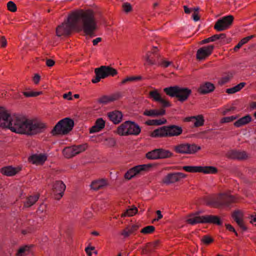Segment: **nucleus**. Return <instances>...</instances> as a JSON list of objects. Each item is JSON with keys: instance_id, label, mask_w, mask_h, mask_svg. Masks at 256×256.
Returning <instances> with one entry per match:
<instances>
[{"instance_id": "1", "label": "nucleus", "mask_w": 256, "mask_h": 256, "mask_svg": "<svg viewBox=\"0 0 256 256\" xmlns=\"http://www.w3.org/2000/svg\"><path fill=\"white\" fill-rule=\"evenodd\" d=\"M80 22L85 35L91 38L94 36L97 24L94 12L90 10L81 9L72 12L66 20L56 28V36H67L73 30H79L81 28Z\"/></svg>"}, {"instance_id": "2", "label": "nucleus", "mask_w": 256, "mask_h": 256, "mask_svg": "<svg viewBox=\"0 0 256 256\" xmlns=\"http://www.w3.org/2000/svg\"><path fill=\"white\" fill-rule=\"evenodd\" d=\"M0 127L8 128L17 134L34 136L43 132L46 124L36 119H28L26 117L10 113L4 107H0Z\"/></svg>"}, {"instance_id": "3", "label": "nucleus", "mask_w": 256, "mask_h": 256, "mask_svg": "<svg viewBox=\"0 0 256 256\" xmlns=\"http://www.w3.org/2000/svg\"><path fill=\"white\" fill-rule=\"evenodd\" d=\"M181 126L175 124L164 126L154 130L150 134L152 138H171L178 136L182 133Z\"/></svg>"}, {"instance_id": "4", "label": "nucleus", "mask_w": 256, "mask_h": 256, "mask_svg": "<svg viewBox=\"0 0 256 256\" xmlns=\"http://www.w3.org/2000/svg\"><path fill=\"white\" fill-rule=\"evenodd\" d=\"M164 92L170 97L178 98V100L181 102L186 100L192 94L190 89L178 86L166 88H164Z\"/></svg>"}, {"instance_id": "5", "label": "nucleus", "mask_w": 256, "mask_h": 256, "mask_svg": "<svg viewBox=\"0 0 256 256\" xmlns=\"http://www.w3.org/2000/svg\"><path fill=\"white\" fill-rule=\"evenodd\" d=\"M141 132V128L135 122L126 120L119 126L116 130V133L120 136L130 135L138 136Z\"/></svg>"}, {"instance_id": "6", "label": "nucleus", "mask_w": 256, "mask_h": 256, "mask_svg": "<svg viewBox=\"0 0 256 256\" xmlns=\"http://www.w3.org/2000/svg\"><path fill=\"white\" fill-rule=\"evenodd\" d=\"M198 213H196L190 214L186 222L188 224H194L197 223L222 224L220 218L217 216L205 215L198 216Z\"/></svg>"}, {"instance_id": "7", "label": "nucleus", "mask_w": 256, "mask_h": 256, "mask_svg": "<svg viewBox=\"0 0 256 256\" xmlns=\"http://www.w3.org/2000/svg\"><path fill=\"white\" fill-rule=\"evenodd\" d=\"M74 126V121L69 118H64L60 120L54 126L51 133L52 135L63 134H68Z\"/></svg>"}, {"instance_id": "8", "label": "nucleus", "mask_w": 256, "mask_h": 256, "mask_svg": "<svg viewBox=\"0 0 256 256\" xmlns=\"http://www.w3.org/2000/svg\"><path fill=\"white\" fill-rule=\"evenodd\" d=\"M236 202V198L234 196L222 193L210 198L208 203L212 207L219 208L224 206H228Z\"/></svg>"}, {"instance_id": "9", "label": "nucleus", "mask_w": 256, "mask_h": 256, "mask_svg": "<svg viewBox=\"0 0 256 256\" xmlns=\"http://www.w3.org/2000/svg\"><path fill=\"white\" fill-rule=\"evenodd\" d=\"M173 154L169 150L164 148H156L148 152L146 157L150 160L164 159L172 157Z\"/></svg>"}, {"instance_id": "10", "label": "nucleus", "mask_w": 256, "mask_h": 256, "mask_svg": "<svg viewBox=\"0 0 256 256\" xmlns=\"http://www.w3.org/2000/svg\"><path fill=\"white\" fill-rule=\"evenodd\" d=\"M234 18L228 15L218 20L214 26V28L217 31L221 32L228 28L232 24Z\"/></svg>"}, {"instance_id": "11", "label": "nucleus", "mask_w": 256, "mask_h": 256, "mask_svg": "<svg viewBox=\"0 0 256 256\" xmlns=\"http://www.w3.org/2000/svg\"><path fill=\"white\" fill-rule=\"evenodd\" d=\"M186 177V174L182 172H177L169 173L166 175L162 179V183L168 185L171 184H174L178 182L182 178H184Z\"/></svg>"}, {"instance_id": "12", "label": "nucleus", "mask_w": 256, "mask_h": 256, "mask_svg": "<svg viewBox=\"0 0 256 256\" xmlns=\"http://www.w3.org/2000/svg\"><path fill=\"white\" fill-rule=\"evenodd\" d=\"M228 158L238 160H245L250 158V154L244 150H232L228 152Z\"/></svg>"}, {"instance_id": "13", "label": "nucleus", "mask_w": 256, "mask_h": 256, "mask_svg": "<svg viewBox=\"0 0 256 256\" xmlns=\"http://www.w3.org/2000/svg\"><path fill=\"white\" fill-rule=\"evenodd\" d=\"M151 164H142L135 166L128 170L124 174V178L130 180L135 176L140 173L142 171L145 170L147 168H150Z\"/></svg>"}, {"instance_id": "14", "label": "nucleus", "mask_w": 256, "mask_h": 256, "mask_svg": "<svg viewBox=\"0 0 256 256\" xmlns=\"http://www.w3.org/2000/svg\"><path fill=\"white\" fill-rule=\"evenodd\" d=\"M66 186L61 180L56 181L52 186V190L56 200H60L64 195Z\"/></svg>"}, {"instance_id": "15", "label": "nucleus", "mask_w": 256, "mask_h": 256, "mask_svg": "<svg viewBox=\"0 0 256 256\" xmlns=\"http://www.w3.org/2000/svg\"><path fill=\"white\" fill-rule=\"evenodd\" d=\"M149 96L152 100L160 102L163 108H168L171 106L170 102L163 98L157 90L150 91Z\"/></svg>"}, {"instance_id": "16", "label": "nucleus", "mask_w": 256, "mask_h": 256, "mask_svg": "<svg viewBox=\"0 0 256 256\" xmlns=\"http://www.w3.org/2000/svg\"><path fill=\"white\" fill-rule=\"evenodd\" d=\"M214 48L213 45H209L200 48L196 52V59L201 60L206 59L212 52Z\"/></svg>"}, {"instance_id": "17", "label": "nucleus", "mask_w": 256, "mask_h": 256, "mask_svg": "<svg viewBox=\"0 0 256 256\" xmlns=\"http://www.w3.org/2000/svg\"><path fill=\"white\" fill-rule=\"evenodd\" d=\"M120 97L121 94L119 92L110 95H104L98 99V102L102 104H106L108 103L118 100Z\"/></svg>"}, {"instance_id": "18", "label": "nucleus", "mask_w": 256, "mask_h": 256, "mask_svg": "<svg viewBox=\"0 0 256 256\" xmlns=\"http://www.w3.org/2000/svg\"><path fill=\"white\" fill-rule=\"evenodd\" d=\"M94 72L96 76L92 80V82L94 84L97 83L99 82L101 79L106 78L105 66H104L95 68Z\"/></svg>"}, {"instance_id": "19", "label": "nucleus", "mask_w": 256, "mask_h": 256, "mask_svg": "<svg viewBox=\"0 0 256 256\" xmlns=\"http://www.w3.org/2000/svg\"><path fill=\"white\" fill-rule=\"evenodd\" d=\"M214 89V85L210 82H207L200 85L198 92L200 94H205L212 92Z\"/></svg>"}, {"instance_id": "20", "label": "nucleus", "mask_w": 256, "mask_h": 256, "mask_svg": "<svg viewBox=\"0 0 256 256\" xmlns=\"http://www.w3.org/2000/svg\"><path fill=\"white\" fill-rule=\"evenodd\" d=\"M165 108L161 107L159 110L150 109L146 110L144 111L143 114L150 117H158L164 116L166 114Z\"/></svg>"}, {"instance_id": "21", "label": "nucleus", "mask_w": 256, "mask_h": 256, "mask_svg": "<svg viewBox=\"0 0 256 256\" xmlns=\"http://www.w3.org/2000/svg\"><path fill=\"white\" fill-rule=\"evenodd\" d=\"M108 116L110 120L115 124L120 123L122 120L123 116L122 112L118 110L109 112Z\"/></svg>"}, {"instance_id": "22", "label": "nucleus", "mask_w": 256, "mask_h": 256, "mask_svg": "<svg viewBox=\"0 0 256 256\" xmlns=\"http://www.w3.org/2000/svg\"><path fill=\"white\" fill-rule=\"evenodd\" d=\"M108 185V180L104 178L92 181L90 184L91 188L94 190L102 189Z\"/></svg>"}, {"instance_id": "23", "label": "nucleus", "mask_w": 256, "mask_h": 256, "mask_svg": "<svg viewBox=\"0 0 256 256\" xmlns=\"http://www.w3.org/2000/svg\"><path fill=\"white\" fill-rule=\"evenodd\" d=\"M252 121L251 116L248 114L237 120L234 123V126L236 128H240L246 125Z\"/></svg>"}, {"instance_id": "24", "label": "nucleus", "mask_w": 256, "mask_h": 256, "mask_svg": "<svg viewBox=\"0 0 256 256\" xmlns=\"http://www.w3.org/2000/svg\"><path fill=\"white\" fill-rule=\"evenodd\" d=\"M185 120L187 122H194V125L195 127H199L203 126L204 122V116L201 114L197 116L188 117L186 118Z\"/></svg>"}, {"instance_id": "25", "label": "nucleus", "mask_w": 256, "mask_h": 256, "mask_svg": "<svg viewBox=\"0 0 256 256\" xmlns=\"http://www.w3.org/2000/svg\"><path fill=\"white\" fill-rule=\"evenodd\" d=\"M138 208L134 205L128 206L126 209L121 214V218L130 217L138 213Z\"/></svg>"}, {"instance_id": "26", "label": "nucleus", "mask_w": 256, "mask_h": 256, "mask_svg": "<svg viewBox=\"0 0 256 256\" xmlns=\"http://www.w3.org/2000/svg\"><path fill=\"white\" fill-rule=\"evenodd\" d=\"M18 172L16 168L12 166H4L0 169V172L2 174L8 176H14Z\"/></svg>"}, {"instance_id": "27", "label": "nucleus", "mask_w": 256, "mask_h": 256, "mask_svg": "<svg viewBox=\"0 0 256 256\" xmlns=\"http://www.w3.org/2000/svg\"><path fill=\"white\" fill-rule=\"evenodd\" d=\"M244 212L240 210H235L232 213V218L237 224H242L243 222Z\"/></svg>"}, {"instance_id": "28", "label": "nucleus", "mask_w": 256, "mask_h": 256, "mask_svg": "<svg viewBox=\"0 0 256 256\" xmlns=\"http://www.w3.org/2000/svg\"><path fill=\"white\" fill-rule=\"evenodd\" d=\"M39 194H36L34 196H28L26 201L24 202V206L26 208H30L33 206L39 199Z\"/></svg>"}, {"instance_id": "29", "label": "nucleus", "mask_w": 256, "mask_h": 256, "mask_svg": "<svg viewBox=\"0 0 256 256\" xmlns=\"http://www.w3.org/2000/svg\"><path fill=\"white\" fill-rule=\"evenodd\" d=\"M157 50H158L157 47L154 46L153 50L152 52H148L146 53V54L144 58H145V60H146L148 64L153 65V64H156V60L154 58L151 57V54H154V53H156V52Z\"/></svg>"}, {"instance_id": "30", "label": "nucleus", "mask_w": 256, "mask_h": 256, "mask_svg": "<svg viewBox=\"0 0 256 256\" xmlns=\"http://www.w3.org/2000/svg\"><path fill=\"white\" fill-rule=\"evenodd\" d=\"M62 154L66 158H70L76 156L73 146L65 148L62 150Z\"/></svg>"}, {"instance_id": "31", "label": "nucleus", "mask_w": 256, "mask_h": 256, "mask_svg": "<svg viewBox=\"0 0 256 256\" xmlns=\"http://www.w3.org/2000/svg\"><path fill=\"white\" fill-rule=\"evenodd\" d=\"M46 160V157L43 154H34L29 158V160L32 164L44 162Z\"/></svg>"}, {"instance_id": "32", "label": "nucleus", "mask_w": 256, "mask_h": 256, "mask_svg": "<svg viewBox=\"0 0 256 256\" xmlns=\"http://www.w3.org/2000/svg\"><path fill=\"white\" fill-rule=\"evenodd\" d=\"M138 225H128L122 232L124 237H128L132 234L138 228Z\"/></svg>"}, {"instance_id": "33", "label": "nucleus", "mask_w": 256, "mask_h": 256, "mask_svg": "<svg viewBox=\"0 0 256 256\" xmlns=\"http://www.w3.org/2000/svg\"><path fill=\"white\" fill-rule=\"evenodd\" d=\"M187 154H194L201 149V147L195 144L186 143Z\"/></svg>"}, {"instance_id": "34", "label": "nucleus", "mask_w": 256, "mask_h": 256, "mask_svg": "<svg viewBox=\"0 0 256 256\" xmlns=\"http://www.w3.org/2000/svg\"><path fill=\"white\" fill-rule=\"evenodd\" d=\"M200 168L201 170L200 172H202L204 174H216L218 172V168L213 166H200Z\"/></svg>"}, {"instance_id": "35", "label": "nucleus", "mask_w": 256, "mask_h": 256, "mask_svg": "<svg viewBox=\"0 0 256 256\" xmlns=\"http://www.w3.org/2000/svg\"><path fill=\"white\" fill-rule=\"evenodd\" d=\"M246 82H240L234 87L226 89V92L228 94H234L241 90L246 86Z\"/></svg>"}, {"instance_id": "36", "label": "nucleus", "mask_w": 256, "mask_h": 256, "mask_svg": "<svg viewBox=\"0 0 256 256\" xmlns=\"http://www.w3.org/2000/svg\"><path fill=\"white\" fill-rule=\"evenodd\" d=\"M174 150L178 154H187L186 143L180 144L174 146Z\"/></svg>"}, {"instance_id": "37", "label": "nucleus", "mask_w": 256, "mask_h": 256, "mask_svg": "<svg viewBox=\"0 0 256 256\" xmlns=\"http://www.w3.org/2000/svg\"><path fill=\"white\" fill-rule=\"evenodd\" d=\"M30 252V247L28 246H24L20 247L18 250L16 256H26Z\"/></svg>"}, {"instance_id": "38", "label": "nucleus", "mask_w": 256, "mask_h": 256, "mask_svg": "<svg viewBox=\"0 0 256 256\" xmlns=\"http://www.w3.org/2000/svg\"><path fill=\"white\" fill-rule=\"evenodd\" d=\"M182 168L186 172L192 173L200 172L201 170L200 168V166H184Z\"/></svg>"}, {"instance_id": "39", "label": "nucleus", "mask_w": 256, "mask_h": 256, "mask_svg": "<svg viewBox=\"0 0 256 256\" xmlns=\"http://www.w3.org/2000/svg\"><path fill=\"white\" fill-rule=\"evenodd\" d=\"M76 155L84 152L88 148L86 144L80 145L73 146Z\"/></svg>"}, {"instance_id": "40", "label": "nucleus", "mask_w": 256, "mask_h": 256, "mask_svg": "<svg viewBox=\"0 0 256 256\" xmlns=\"http://www.w3.org/2000/svg\"><path fill=\"white\" fill-rule=\"evenodd\" d=\"M106 77L109 76H114L117 74L118 72L116 69L110 66H105Z\"/></svg>"}, {"instance_id": "41", "label": "nucleus", "mask_w": 256, "mask_h": 256, "mask_svg": "<svg viewBox=\"0 0 256 256\" xmlns=\"http://www.w3.org/2000/svg\"><path fill=\"white\" fill-rule=\"evenodd\" d=\"M238 117H239L238 115L224 117L220 119V122L221 124L230 122L234 121L235 120L238 119Z\"/></svg>"}, {"instance_id": "42", "label": "nucleus", "mask_w": 256, "mask_h": 256, "mask_svg": "<svg viewBox=\"0 0 256 256\" xmlns=\"http://www.w3.org/2000/svg\"><path fill=\"white\" fill-rule=\"evenodd\" d=\"M23 94L26 98L28 97H36L42 94V92H22Z\"/></svg>"}, {"instance_id": "43", "label": "nucleus", "mask_w": 256, "mask_h": 256, "mask_svg": "<svg viewBox=\"0 0 256 256\" xmlns=\"http://www.w3.org/2000/svg\"><path fill=\"white\" fill-rule=\"evenodd\" d=\"M8 10L11 12H16L17 10L16 4L12 1H10L7 4Z\"/></svg>"}, {"instance_id": "44", "label": "nucleus", "mask_w": 256, "mask_h": 256, "mask_svg": "<svg viewBox=\"0 0 256 256\" xmlns=\"http://www.w3.org/2000/svg\"><path fill=\"white\" fill-rule=\"evenodd\" d=\"M154 227L152 226H148L141 230V232L143 234H150L154 230Z\"/></svg>"}, {"instance_id": "45", "label": "nucleus", "mask_w": 256, "mask_h": 256, "mask_svg": "<svg viewBox=\"0 0 256 256\" xmlns=\"http://www.w3.org/2000/svg\"><path fill=\"white\" fill-rule=\"evenodd\" d=\"M122 8L124 11L126 13L130 12L132 10V5L128 2L124 3L122 5Z\"/></svg>"}, {"instance_id": "46", "label": "nucleus", "mask_w": 256, "mask_h": 256, "mask_svg": "<svg viewBox=\"0 0 256 256\" xmlns=\"http://www.w3.org/2000/svg\"><path fill=\"white\" fill-rule=\"evenodd\" d=\"M94 124L96 125L99 128L100 130H102L104 128L105 122L102 118H99L96 120Z\"/></svg>"}, {"instance_id": "47", "label": "nucleus", "mask_w": 256, "mask_h": 256, "mask_svg": "<svg viewBox=\"0 0 256 256\" xmlns=\"http://www.w3.org/2000/svg\"><path fill=\"white\" fill-rule=\"evenodd\" d=\"M202 242L205 244H208L213 242V239L208 235L202 237L201 240Z\"/></svg>"}, {"instance_id": "48", "label": "nucleus", "mask_w": 256, "mask_h": 256, "mask_svg": "<svg viewBox=\"0 0 256 256\" xmlns=\"http://www.w3.org/2000/svg\"><path fill=\"white\" fill-rule=\"evenodd\" d=\"M216 40V35L214 34L210 38H205L200 42V44H205Z\"/></svg>"}, {"instance_id": "49", "label": "nucleus", "mask_w": 256, "mask_h": 256, "mask_svg": "<svg viewBox=\"0 0 256 256\" xmlns=\"http://www.w3.org/2000/svg\"><path fill=\"white\" fill-rule=\"evenodd\" d=\"M106 140L107 142L106 145L109 147H113L116 144V141L114 138H106Z\"/></svg>"}, {"instance_id": "50", "label": "nucleus", "mask_w": 256, "mask_h": 256, "mask_svg": "<svg viewBox=\"0 0 256 256\" xmlns=\"http://www.w3.org/2000/svg\"><path fill=\"white\" fill-rule=\"evenodd\" d=\"M230 80V78L228 76H226L224 77H222L221 79L218 82V84L220 86H222L228 82Z\"/></svg>"}, {"instance_id": "51", "label": "nucleus", "mask_w": 256, "mask_h": 256, "mask_svg": "<svg viewBox=\"0 0 256 256\" xmlns=\"http://www.w3.org/2000/svg\"><path fill=\"white\" fill-rule=\"evenodd\" d=\"M216 40H220V42H222V44H225L226 42V34H216Z\"/></svg>"}, {"instance_id": "52", "label": "nucleus", "mask_w": 256, "mask_h": 256, "mask_svg": "<svg viewBox=\"0 0 256 256\" xmlns=\"http://www.w3.org/2000/svg\"><path fill=\"white\" fill-rule=\"evenodd\" d=\"M255 37V35H251L242 38L239 42L244 44H246L250 40Z\"/></svg>"}, {"instance_id": "53", "label": "nucleus", "mask_w": 256, "mask_h": 256, "mask_svg": "<svg viewBox=\"0 0 256 256\" xmlns=\"http://www.w3.org/2000/svg\"><path fill=\"white\" fill-rule=\"evenodd\" d=\"M46 206L44 204H42L38 207L37 212L38 214H42L43 212L46 213Z\"/></svg>"}, {"instance_id": "54", "label": "nucleus", "mask_w": 256, "mask_h": 256, "mask_svg": "<svg viewBox=\"0 0 256 256\" xmlns=\"http://www.w3.org/2000/svg\"><path fill=\"white\" fill-rule=\"evenodd\" d=\"M166 122V120L164 118H163L161 120H154V125L155 126H160L163 124H165Z\"/></svg>"}, {"instance_id": "55", "label": "nucleus", "mask_w": 256, "mask_h": 256, "mask_svg": "<svg viewBox=\"0 0 256 256\" xmlns=\"http://www.w3.org/2000/svg\"><path fill=\"white\" fill-rule=\"evenodd\" d=\"M0 44L2 48H5L7 45V41L4 36H2L0 38Z\"/></svg>"}, {"instance_id": "56", "label": "nucleus", "mask_w": 256, "mask_h": 256, "mask_svg": "<svg viewBox=\"0 0 256 256\" xmlns=\"http://www.w3.org/2000/svg\"><path fill=\"white\" fill-rule=\"evenodd\" d=\"M156 214L158 216L157 218H154L152 220V222H158L159 220L161 219L162 218V215L161 214V212L160 210H158L156 212Z\"/></svg>"}, {"instance_id": "57", "label": "nucleus", "mask_w": 256, "mask_h": 256, "mask_svg": "<svg viewBox=\"0 0 256 256\" xmlns=\"http://www.w3.org/2000/svg\"><path fill=\"white\" fill-rule=\"evenodd\" d=\"M101 130L96 125H94L92 126L91 128L90 129V133L92 134L94 132H96L100 131Z\"/></svg>"}, {"instance_id": "58", "label": "nucleus", "mask_w": 256, "mask_h": 256, "mask_svg": "<svg viewBox=\"0 0 256 256\" xmlns=\"http://www.w3.org/2000/svg\"><path fill=\"white\" fill-rule=\"evenodd\" d=\"M94 250V246H88L86 248L85 251L88 254V256H92V251Z\"/></svg>"}, {"instance_id": "59", "label": "nucleus", "mask_w": 256, "mask_h": 256, "mask_svg": "<svg viewBox=\"0 0 256 256\" xmlns=\"http://www.w3.org/2000/svg\"><path fill=\"white\" fill-rule=\"evenodd\" d=\"M134 78H132V77H127V78H125L121 82V84H126V82H128L134 81Z\"/></svg>"}, {"instance_id": "60", "label": "nucleus", "mask_w": 256, "mask_h": 256, "mask_svg": "<svg viewBox=\"0 0 256 256\" xmlns=\"http://www.w3.org/2000/svg\"><path fill=\"white\" fill-rule=\"evenodd\" d=\"M236 110V108L234 106H231L230 108H226L223 112H222V114L226 115L228 112L231 111H234Z\"/></svg>"}, {"instance_id": "61", "label": "nucleus", "mask_w": 256, "mask_h": 256, "mask_svg": "<svg viewBox=\"0 0 256 256\" xmlns=\"http://www.w3.org/2000/svg\"><path fill=\"white\" fill-rule=\"evenodd\" d=\"M40 76L38 74H35L33 78V81L35 84H38L40 80Z\"/></svg>"}, {"instance_id": "62", "label": "nucleus", "mask_w": 256, "mask_h": 256, "mask_svg": "<svg viewBox=\"0 0 256 256\" xmlns=\"http://www.w3.org/2000/svg\"><path fill=\"white\" fill-rule=\"evenodd\" d=\"M54 64V61L52 59H48L46 60V65L48 67L53 66Z\"/></svg>"}, {"instance_id": "63", "label": "nucleus", "mask_w": 256, "mask_h": 256, "mask_svg": "<svg viewBox=\"0 0 256 256\" xmlns=\"http://www.w3.org/2000/svg\"><path fill=\"white\" fill-rule=\"evenodd\" d=\"M172 64V62L162 60L161 65L164 68H167Z\"/></svg>"}, {"instance_id": "64", "label": "nucleus", "mask_w": 256, "mask_h": 256, "mask_svg": "<svg viewBox=\"0 0 256 256\" xmlns=\"http://www.w3.org/2000/svg\"><path fill=\"white\" fill-rule=\"evenodd\" d=\"M248 218L250 219V223H256V213L254 214L251 215L250 216L248 217Z\"/></svg>"}]
</instances>
